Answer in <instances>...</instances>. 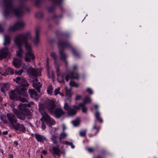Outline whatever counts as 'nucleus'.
Instances as JSON below:
<instances>
[{
    "mask_svg": "<svg viewBox=\"0 0 158 158\" xmlns=\"http://www.w3.org/2000/svg\"><path fill=\"white\" fill-rule=\"evenodd\" d=\"M31 38V33L29 31H27L23 34H19L15 38V44L17 46H21L24 43L25 48L27 51L26 54L25 60L29 61L34 59L35 56L31 52L32 49L31 45L28 43L27 40Z\"/></svg>",
    "mask_w": 158,
    "mask_h": 158,
    "instance_id": "1",
    "label": "nucleus"
},
{
    "mask_svg": "<svg viewBox=\"0 0 158 158\" xmlns=\"http://www.w3.org/2000/svg\"><path fill=\"white\" fill-rule=\"evenodd\" d=\"M14 80L21 85V86L18 87L15 90H12L9 93L10 98L14 100H19L22 102H26L27 101L25 98H22L21 95L26 97L27 94L25 91L26 87L28 85V84L25 78L17 77Z\"/></svg>",
    "mask_w": 158,
    "mask_h": 158,
    "instance_id": "2",
    "label": "nucleus"
},
{
    "mask_svg": "<svg viewBox=\"0 0 158 158\" xmlns=\"http://www.w3.org/2000/svg\"><path fill=\"white\" fill-rule=\"evenodd\" d=\"M14 66L16 68L22 66L23 69H26L27 72L29 76L32 77L40 76L41 75V70L40 69H34L31 67H28L23 63L20 59L16 58L14 59L13 62Z\"/></svg>",
    "mask_w": 158,
    "mask_h": 158,
    "instance_id": "3",
    "label": "nucleus"
},
{
    "mask_svg": "<svg viewBox=\"0 0 158 158\" xmlns=\"http://www.w3.org/2000/svg\"><path fill=\"white\" fill-rule=\"evenodd\" d=\"M33 102H31L29 104L26 105V104H19L18 106L19 112L17 110L13 109V112L16 114L18 118L21 119H23L25 118V115H28L30 114V112L28 109L26 108V106H30V104H33Z\"/></svg>",
    "mask_w": 158,
    "mask_h": 158,
    "instance_id": "4",
    "label": "nucleus"
},
{
    "mask_svg": "<svg viewBox=\"0 0 158 158\" xmlns=\"http://www.w3.org/2000/svg\"><path fill=\"white\" fill-rule=\"evenodd\" d=\"M47 108L51 114L54 115L56 118H59L64 113L60 108L55 109V103L53 101H50L48 103Z\"/></svg>",
    "mask_w": 158,
    "mask_h": 158,
    "instance_id": "5",
    "label": "nucleus"
},
{
    "mask_svg": "<svg viewBox=\"0 0 158 158\" xmlns=\"http://www.w3.org/2000/svg\"><path fill=\"white\" fill-rule=\"evenodd\" d=\"M57 74V78L59 82H64V79H65L68 81L71 77V78H76L78 79L79 78V75L76 72L73 71L72 73H69L67 74H65L62 75H60L59 73V71L57 69H56Z\"/></svg>",
    "mask_w": 158,
    "mask_h": 158,
    "instance_id": "6",
    "label": "nucleus"
},
{
    "mask_svg": "<svg viewBox=\"0 0 158 158\" xmlns=\"http://www.w3.org/2000/svg\"><path fill=\"white\" fill-rule=\"evenodd\" d=\"M7 116L8 119L11 124L14 126L15 129L22 131H25V128L22 124H18L16 125H14L16 123L17 120L13 114H7Z\"/></svg>",
    "mask_w": 158,
    "mask_h": 158,
    "instance_id": "7",
    "label": "nucleus"
},
{
    "mask_svg": "<svg viewBox=\"0 0 158 158\" xmlns=\"http://www.w3.org/2000/svg\"><path fill=\"white\" fill-rule=\"evenodd\" d=\"M39 107L40 111L43 115L41 119V121L45 122H46L48 125H54L55 123V122L53 119L51 118L46 112L42 110V109L41 108L40 105Z\"/></svg>",
    "mask_w": 158,
    "mask_h": 158,
    "instance_id": "8",
    "label": "nucleus"
},
{
    "mask_svg": "<svg viewBox=\"0 0 158 158\" xmlns=\"http://www.w3.org/2000/svg\"><path fill=\"white\" fill-rule=\"evenodd\" d=\"M64 108L67 112V114L69 116H73L75 115L77 113L75 109H71L70 106L67 103H65L64 104Z\"/></svg>",
    "mask_w": 158,
    "mask_h": 158,
    "instance_id": "9",
    "label": "nucleus"
},
{
    "mask_svg": "<svg viewBox=\"0 0 158 158\" xmlns=\"http://www.w3.org/2000/svg\"><path fill=\"white\" fill-rule=\"evenodd\" d=\"M25 26L24 23L23 22H19L15 23L13 26L10 27L9 30L14 31L17 29L22 28Z\"/></svg>",
    "mask_w": 158,
    "mask_h": 158,
    "instance_id": "10",
    "label": "nucleus"
},
{
    "mask_svg": "<svg viewBox=\"0 0 158 158\" xmlns=\"http://www.w3.org/2000/svg\"><path fill=\"white\" fill-rule=\"evenodd\" d=\"M8 53V49L7 48H4L0 49V60L6 57Z\"/></svg>",
    "mask_w": 158,
    "mask_h": 158,
    "instance_id": "11",
    "label": "nucleus"
},
{
    "mask_svg": "<svg viewBox=\"0 0 158 158\" xmlns=\"http://www.w3.org/2000/svg\"><path fill=\"white\" fill-rule=\"evenodd\" d=\"M81 107L82 108V110L83 112L85 113L87 111V108L85 106L84 103H80L78 105H74L73 106V108L75 109V110H79Z\"/></svg>",
    "mask_w": 158,
    "mask_h": 158,
    "instance_id": "12",
    "label": "nucleus"
},
{
    "mask_svg": "<svg viewBox=\"0 0 158 158\" xmlns=\"http://www.w3.org/2000/svg\"><path fill=\"white\" fill-rule=\"evenodd\" d=\"M29 92L31 98L37 100L39 96L35 90L33 89H30Z\"/></svg>",
    "mask_w": 158,
    "mask_h": 158,
    "instance_id": "13",
    "label": "nucleus"
},
{
    "mask_svg": "<svg viewBox=\"0 0 158 158\" xmlns=\"http://www.w3.org/2000/svg\"><path fill=\"white\" fill-rule=\"evenodd\" d=\"M1 90L4 93L5 91L7 90L9 88V85L8 84H1Z\"/></svg>",
    "mask_w": 158,
    "mask_h": 158,
    "instance_id": "14",
    "label": "nucleus"
},
{
    "mask_svg": "<svg viewBox=\"0 0 158 158\" xmlns=\"http://www.w3.org/2000/svg\"><path fill=\"white\" fill-rule=\"evenodd\" d=\"M17 47H18V50L16 51V55L19 57H22L23 56V51L21 48V46Z\"/></svg>",
    "mask_w": 158,
    "mask_h": 158,
    "instance_id": "15",
    "label": "nucleus"
},
{
    "mask_svg": "<svg viewBox=\"0 0 158 158\" xmlns=\"http://www.w3.org/2000/svg\"><path fill=\"white\" fill-rule=\"evenodd\" d=\"M35 137L36 139L40 142L43 141L44 140H46L45 138L42 135H40L38 134H35Z\"/></svg>",
    "mask_w": 158,
    "mask_h": 158,
    "instance_id": "16",
    "label": "nucleus"
},
{
    "mask_svg": "<svg viewBox=\"0 0 158 158\" xmlns=\"http://www.w3.org/2000/svg\"><path fill=\"white\" fill-rule=\"evenodd\" d=\"M39 41L40 39L39 38V32L38 31H36V37L35 38L33 42L35 45H37L38 44Z\"/></svg>",
    "mask_w": 158,
    "mask_h": 158,
    "instance_id": "17",
    "label": "nucleus"
},
{
    "mask_svg": "<svg viewBox=\"0 0 158 158\" xmlns=\"http://www.w3.org/2000/svg\"><path fill=\"white\" fill-rule=\"evenodd\" d=\"M33 85V87L36 89L38 92H40V89L41 86V84L40 82L35 83L34 82Z\"/></svg>",
    "mask_w": 158,
    "mask_h": 158,
    "instance_id": "18",
    "label": "nucleus"
},
{
    "mask_svg": "<svg viewBox=\"0 0 158 158\" xmlns=\"http://www.w3.org/2000/svg\"><path fill=\"white\" fill-rule=\"evenodd\" d=\"M52 152L54 155L59 156L60 153V150L56 147H53L52 149Z\"/></svg>",
    "mask_w": 158,
    "mask_h": 158,
    "instance_id": "19",
    "label": "nucleus"
},
{
    "mask_svg": "<svg viewBox=\"0 0 158 158\" xmlns=\"http://www.w3.org/2000/svg\"><path fill=\"white\" fill-rule=\"evenodd\" d=\"M65 89H66V96L67 99H68V98L71 97L73 95V93L71 92L70 90L67 89L66 87H65Z\"/></svg>",
    "mask_w": 158,
    "mask_h": 158,
    "instance_id": "20",
    "label": "nucleus"
},
{
    "mask_svg": "<svg viewBox=\"0 0 158 158\" xmlns=\"http://www.w3.org/2000/svg\"><path fill=\"white\" fill-rule=\"evenodd\" d=\"M10 43V38L9 36H4V44L5 45L9 44Z\"/></svg>",
    "mask_w": 158,
    "mask_h": 158,
    "instance_id": "21",
    "label": "nucleus"
},
{
    "mask_svg": "<svg viewBox=\"0 0 158 158\" xmlns=\"http://www.w3.org/2000/svg\"><path fill=\"white\" fill-rule=\"evenodd\" d=\"M60 87H58L56 89L54 90V95H57L58 94H59L61 96H63L64 94L61 93L60 92Z\"/></svg>",
    "mask_w": 158,
    "mask_h": 158,
    "instance_id": "22",
    "label": "nucleus"
},
{
    "mask_svg": "<svg viewBox=\"0 0 158 158\" xmlns=\"http://www.w3.org/2000/svg\"><path fill=\"white\" fill-rule=\"evenodd\" d=\"M91 99L89 97L86 96L84 99L83 103H84L85 105L86 103L91 102Z\"/></svg>",
    "mask_w": 158,
    "mask_h": 158,
    "instance_id": "23",
    "label": "nucleus"
},
{
    "mask_svg": "<svg viewBox=\"0 0 158 158\" xmlns=\"http://www.w3.org/2000/svg\"><path fill=\"white\" fill-rule=\"evenodd\" d=\"M13 13L17 17H18L22 15V12L19 9L14 10L13 11Z\"/></svg>",
    "mask_w": 158,
    "mask_h": 158,
    "instance_id": "24",
    "label": "nucleus"
},
{
    "mask_svg": "<svg viewBox=\"0 0 158 158\" xmlns=\"http://www.w3.org/2000/svg\"><path fill=\"white\" fill-rule=\"evenodd\" d=\"M53 88L51 85H49L47 88V92L48 94L50 95L53 93Z\"/></svg>",
    "mask_w": 158,
    "mask_h": 158,
    "instance_id": "25",
    "label": "nucleus"
},
{
    "mask_svg": "<svg viewBox=\"0 0 158 158\" xmlns=\"http://www.w3.org/2000/svg\"><path fill=\"white\" fill-rule=\"evenodd\" d=\"M99 115H100L98 111H96L95 114V116L96 118L100 122L102 123L103 122V121L102 119H100V118Z\"/></svg>",
    "mask_w": 158,
    "mask_h": 158,
    "instance_id": "26",
    "label": "nucleus"
},
{
    "mask_svg": "<svg viewBox=\"0 0 158 158\" xmlns=\"http://www.w3.org/2000/svg\"><path fill=\"white\" fill-rule=\"evenodd\" d=\"M7 72V74H13L14 73V71L13 69L11 68H8L6 70Z\"/></svg>",
    "mask_w": 158,
    "mask_h": 158,
    "instance_id": "27",
    "label": "nucleus"
},
{
    "mask_svg": "<svg viewBox=\"0 0 158 158\" xmlns=\"http://www.w3.org/2000/svg\"><path fill=\"white\" fill-rule=\"evenodd\" d=\"M69 85L72 87H77L79 85L75 82L73 81H71L69 83Z\"/></svg>",
    "mask_w": 158,
    "mask_h": 158,
    "instance_id": "28",
    "label": "nucleus"
},
{
    "mask_svg": "<svg viewBox=\"0 0 158 158\" xmlns=\"http://www.w3.org/2000/svg\"><path fill=\"white\" fill-rule=\"evenodd\" d=\"M80 123V120L78 119L76 120L72 121V123L74 126H77L79 125Z\"/></svg>",
    "mask_w": 158,
    "mask_h": 158,
    "instance_id": "29",
    "label": "nucleus"
},
{
    "mask_svg": "<svg viewBox=\"0 0 158 158\" xmlns=\"http://www.w3.org/2000/svg\"><path fill=\"white\" fill-rule=\"evenodd\" d=\"M67 136V134L64 132L61 133L60 135V139H63L65 138Z\"/></svg>",
    "mask_w": 158,
    "mask_h": 158,
    "instance_id": "30",
    "label": "nucleus"
},
{
    "mask_svg": "<svg viewBox=\"0 0 158 158\" xmlns=\"http://www.w3.org/2000/svg\"><path fill=\"white\" fill-rule=\"evenodd\" d=\"M86 131L85 130L81 131L80 132V135L81 136H84L86 135Z\"/></svg>",
    "mask_w": 158,
    "mask_h": 158,
    "instance_id": "31",
    "label": "nucleus"
},
{
    "mask_svg": "<svg viewBox=\"0 0 158 158\" xmlns=\"http://www.w3.org/2000/svg\"><path fill=\"white\" fill-rule=\"evenodd\" d=\"M57 138V137L55 135H52L51 139L54 143H56V141Z\"/></svg>",
    "mask_w": 158,
    "mask_h": 158,
    "instance_id": "32",
    "label": "nucleus"
},
{
    "mask_svg": "<svg viewBox=\"0 0 158 158\" xmlns=\"http://www.w3.org/2000/svg\"><path fill=\"white\" fill-rule=\"evenodd\" d=\"M86 91L88 92L89 94H93V91L92 89L90 88H88L86 89Z\"/></svg>",
    "mask_w": 158,
    "mask_h": 158,
    "instance_id": "33",
    "label": "nucleus"
},
{
    "mask_svg": "<svg viewBox=\"0 0 158 158\" xmlns=\"http://www.w3.org/2000/svg\"><path fill=\"white\" fill-rule=\"evenodd\" d=\"M23 72V69H21L18 71H16L15 74L16 75H20Z\"/></svg>",
    "mask_w": 158,
    "mask_h": 158,
    "instance_id": "34",
    "label": "nucleus"
},
{
    "mask_svg": "<svg viewBox=\"0 0 158 158\" xmlns=\"http://www.w3.org/2000/svg\"><path fill=\"white\" fill-rule=\"evenodd\" d=\"M60 54L62 58H64L65 59V56L64 53L63 52H60Z\"/></svg>",
    "mask_w": 158,
    "mask_h": 158,
    "instance_id": "35",
    "label": "nucleus"
},
{
    "mask_svg": "<svg viewBox=\"0 0 158 158\" xmlns=\"http://www.w3.org/2000/svg\"><path fill=\"white\" fill-rule=\"evenodd\" d=\"M81 98V96L80 95H76L75 98V100H79Z\"/></svg>",
    "mask_w": 158,
    "mask_h": 158,
    "instance_id": "36",
    "label": "nucleus"
},
{
    "mask_svg": "<svg viewBox=\"0 0 158 158\" xmlns=\"http://www.w3.org/2000/svg\"><path fill=\"white\" fill-rule=\"evenodd\" d=\"M42 122V128L43 129H44L46 128L45 125L44 124V123H45V122Z\"/></svg>",
    "mask_w": 158,
    "mask_h": 158,
    "instance_id": "37",
    "label": "nucleus"
},
{
    "mask_svg": "<svg viewBox=\"0 0 158 158\" xmlns=\"http://www.w3.org/2000/svg\"><path fill=\"white\" fill-rule=\"evenodd\" d=\"M51 56H52V57L54 59H55V60L56 59V54H55V53H54V52L52 53H51Z\"/></svg>",
    "mask_w": 158,
    "mask_h": 158,
    "instance_id": "38",
    "label": "nucleus"
},
{
    "mask_svg": "<svg viewBox=\"0 0 158 158\" xmlns=\"http://www.w3.org/2000/svg\"><path fill=\"white\" fill-rule=\"evenodd\" d=\"M87 150L88 152H92L93 151V149L91 148H87Z\"/></svg>",
    "mask_w": 158,
    "mask_h": 158,
    "instance_id": "39",
    "label": "nucleus"
},
{
    "mask_svg": "<svg viewBox=\"0 0 158 158\" xmlns=\"http://www.w3.org/2000/svg\"><path fill=\"white\" fill-rule=\"evenodd\" d=\"M72 142H69L68 141H66L65 142V144L66 145H70L71 144Z\"/></svg>",
    "mask_w": 158,
    "mask_h": 158,
    "instance_id": "40",
    "label": "nucleus"
},
{
    "mask_svg": "<svg viewBox=\"0 0 158 158\" xmlns=\"http://www.w3.org/2000/svg\"><path fill=\"white\" fill-rule=\"evenodd\" d=\"M59 45H61L63 48L65 47V45H66V44L64 43H62L61 44H59Z\"/></svg>",
    "mask_w": 158,
    "mask_h": 158,
    "instance_id": "41",
    "label": "nucleus"
},
{
    "mask_svg": "<svg viewBox=\"0 0 158 158\" xmlns=\"http://www.w3.org/2000/svg\"><path fill=\"white\" fill-rule=\"evenodd\" d=\"M93 128L94 129H96L98 130L100 128V127H97L96 125H94L93 127Z\"/></svg>",
    "mask_w": 158,
    "mask_h": 158,
    "instance_id": "42",
    "label": "nucleus"
},
{
    "mask_svg": "<svg viewBox=\"0 0 158 158\" xmlns=\"http://www.w3.org/2000/svg\"><path fill=\"white\" fill-rule=\"evenodd\" d=\"M14 145L16 147L17 145H18V143L17 141H15L14 142Z\"/></svg>",
    "mask_w": 158,
    "mask_h": 158,
    "instance_id": "43",
    "label": "nucleus"
},
{
    "mask_svg": "<svg viewBox=\"0 0 158 158\" xmlns=\"http://www.w3.org/2000/svg\"><path fill=\"white\" fill-rule=\"evenodd\" d=\"M77 69V66L76 65H74L73 66V69L74 71L75 70Z\"/></svg>",
    "mask_w": 158,
    "mask_h": 158,
    "instance_id": "44",
    "label": "nucleus"
},
{
    "mask_svg": "<svg viewBox=\"0 0 158 158\" xmlns=\"http://www.w3.org/2000/svg\"><path fill=\"white\" fill-rule=\"evenodd\" d=\"M42 153L44 154H47V152L46 150H44L42 151Z\"/></svg>",
    "mask_w": 158,
    "mask_h": 158,
    "instance_id": "45",
    "label": "nucleus"
},
{
    "mask_svg": "<svg viewBox=\"0 0 158 158\" xmlns=\"http://www.w3.org/2000/svg\"><path fill=\"white\" fill-rule=\"evenodd\" d=\"M3 29L1 26V25L0 24V32H1L3 31Z\"/></svg>",
    "mask_w": 158,
    "mask_h": 158,
    "instance_id": "46",
    "label": "nucleus"
},
{
    "mask_svg": "<svg viewBox=\"0 0 158 158\" xmlns=\"http://www.w3.org/2000/svg\"><path fill=\"white\" fill-rule=\"evenodd\" d=\"M7 133H8V131H6L3 132V134H5V135L7 134Z\"/></svg>",
    "mask_w": 158,
    "mask_h": 158,
    "instance_id": "47",
    "label": "nucleus"
},
{
    "mask_svg": "<svg viewBox=\"0 0 158 158\" xmlns=\"http://www.w3.org/2000/svg\"><path fill=\"white\" fill-rule=\"evenodd\" d=\"M70 145H71L72 148H75L74 146L73 145L72 143H71V144H70Z\"/></svg>",
    "mask_w": 158,
    "mask_h": 158,
    "instance_id": "48",
    "label": "nucleus"
},
{
    "mask_svg": "<svg viewBox=\"0 0 158 158\" xmlns=\"http://www.w3.org/2000/svg\"><path fill=\"white\" fill-rule=\"evenodd\" d=\"M63 130H64L66 129V127L64 125H63Z\"/></svg>",
    "mask_w": 158,
    "mask_h": 158,
    "instance_id": "49",
    "label": "nucleus"
},
{
    "mask_svg": "<svg viewBox=\"0 0 158 158\" xmlns=\"http://www.w3.org/2000/svg\"><path fill=\"white\" fill-rule=\"evenodd\" d=\"M94 107L96 109H97L98 108V105H95V106H94Z\"/></svg>",
    "mask_w": 158,
    "mask_h": 158,
    "instance_id": "50",
    "label": "nucleus"
},
{
    "mask_svg": "<svg viewBox=\"0 0 158 158\" xmlns=\"http://www.w3.org/2000/svg\"><path fill=\"white\" fill-rule=\"evenodd\" d=\"M9 158H13V155H10L9 156Z\"/></svg>",
    "mask_w": 158,
    "mask_h": 158,
    "instance_id": "51",
    "label": "nucleus"
},
{
    "mask_svg": "<svg viewBox=\"0 0 158 158\" xmlns=\"http://www.w3.org/2000/svg\"><path fill=\"white\" fill-rule=\"evenodd\" d=\"M6 10H5L4 11V15H6Z\"/></svg>",
    "mask_w": 158,
    "mask_h": 158,
    "instance_id": "52",
    "label": "nucleus"
},
{
    "mask_svg": "<svg viewBox=\"0 0 158 158\" xmlns=\"http://www.w3.org/2000/svg\"><path fill=\"white\" fill-rule=\"evenodd\" d=\"M94 158H101L100 157L98 156H96Z\"/></svg>",
    "mask_w": 158,
    "mask_h": 158,
    "instance_id": "53",
    "label": "nucleus"
},
{
    "mask_svg": "<svg viewBox=\"0 0 158 158\" xmlns=\"http://www.w3.org/2000/svg\"><path fill=\"white\" fill-rule=\"evenodd\" d=\"M1 119L2 120V121H4V119H3V118L1 117Z\"/></svg>",
    "mask_w": 158,
    "mask_h": 158,
    "instance_id": "54",
    "label": "nucleus"
},
{
    "mask_svg": "<svg viewBox=\"0 0 158 158\" xmlns=\"http://www.w3.org/2000/svg\"><path fill=\"white\" fill-rule=\"evenodd\" d=\"M41 158H43V156L42 155L41 156Z\"/></svg>",
    "mask_w": 158,
    "mask_h": 158,
    "instance_id": "55",
    "label": "nucleus"
},
{
    "mask_svg": "<svg viewBox=\"0 0 158 158\" xmlns=\"http://www.w3.org/2000/svg\"><path fill=\"white\" fill-rule=\"evenodd\" d=\"M5 117V116L4 115H3L2 116V117Z\"/></svg>",
    "mask_w": 158,
    "mask_h": 158,
    "instance_id": "56",
    "label": "nucleus"
},
{
    "mask_svg": "<svg viewBox=\"0 0 158 158\" xmlns=\"http://www.w3.org/2000/svg\"><path fill=\"white\" fill-rule=\"evenodd\" d=\"M2 75H5V74H2Z\"/></svg>",
    "mask_w": 158,
    "mask_h": 158,
    "instance_id": "57",
    "label": "nucleus"
},
{
    "mask_svg": "<svg viewBox=\"0 0 158 158\" xmlns=\"http://www.w3.org/2000/svg\"><path fill=\"white\" fill-rule=\"evenodd\" d=\"M9 136L10 137L11 136V135H9Z\"/></svg>",
    "mask_w": 158,
    "mask_h": 158,
    "instance_id": "58",
    "label": "nucleus"
},
{
    "mask_svg": "<svg viewBox=\"0 0 158 158\" xmlns=\"http://www.w3.org/2000/svg\"><path fill=\"white\" fill-rule=\"evenodd\" d=\"M36 81H37V79H36Z\"/></svg>",
    "mask_w": 158,
    "mask_h": 158,
    "instance_id": "59",
    "label": "nucleus"
},
{
    "mask_svg": "<svg viewBox=\"0 0 158 158\" xmlns=\"http://www.w3.org/2000/svg\"><path fill=\"white\" fill-rule=\"evenodd\" d=\"M1 133V131H0V134Z\"/></svg>",
    "mask_w": 158,
    "mask_h": 158,
    "instance_id": "60",
    "label": "nucleus"
}]
</instances>
